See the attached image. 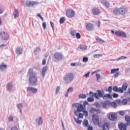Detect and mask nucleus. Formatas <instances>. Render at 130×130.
<instances>
[{
  "label": "nucleus",
  "mask_w": 130,
  "mask_h": 130,
  "mask_svg": "<svg viewBox=\"0 0 130 130\" xmlns=\"http://www.w3.org/2000/svg\"><path fill=\"white\" fill-rule=\"evenodd\" d=\"M97 92H95V99L99 100L102 98L103 100H107V99H112V95L110 94H104V91H102L100 90H98Z\"/></svg>",
  "instance_id": "f257e3e1"
},
{
  "label": "nucleus",
  "mask_w": 130,
  "mask_h": 130,
  "mask_svg": "<svg viewBox=\"0 0 130 130\" xmlns=\"http://www.w3.org/2000/svg\"><path fill=\"white\" fill-rule=\"evenodd\" d=\"M28 74L29 75V81L30 85H36L37 84V77L36 75L33 72V69L30 68L28 70Z\"/></svg>",
  "instance_id": "f03ea898"
},
{
  "label": "nucleus",
  "mask_w": 130,
  "mask_h": 130,
  "mask_svg": "<svg viewBox=\"0 0 130 130\" xmlns=\"http://www.w3.org/2000/svg\"><path fill=\"white\" fill-rule=\"evenodd\" d=\"M73 80H74V74L73 73H68L66 75V81L67 84H70V83H72L73 82Z\"/></svg>",
  "instance_id": "7ed1b4c3"
},
{
  "label": "nucleus",
  "mask_w": 130,
  "mask_h": 130,
  "mask_svg": "<svg viewBox=\"0 0 130 130\" xmlns=\"http://www.w3.org/2000/svg\"><path fill=\"white\" fill-rule=\"evenodd\" d=\"M118 13L120 14V15H122L123 16V15H125V9L124 8H120L118 9H115L114 11V14L115 15H117Z\"/></svg>",
  "instance_id": "20e7f679"
},
{
  "label": "nucleus",
  "mask_w": 130,
  "mask_h": 130,
  "mask_svg": "<svg viewBox=\"0 0 130 130\" xmlns=\"http://www.w3.org/2000/svg\"><path fill=\"white\" fill-rule=\"evenodd\" d=\"M92 119L95 125H99V116H98V115L96 114H93Z\"/></svg>",
  "instance_id": "39448f33"
},
{
  "label": "nucleus",
  "mask_w": 130,
  "mask_h": 130,
  "mask_svg": "<svg viewBox=\"0 0 130 130\" xmlns=\"http://www.w3.org/2000/svg\"><path fill=\"white\" fill-rule=\"evenodd\" d=\"M130 125V122H127L125 124L120 123L118 124V127L120 130H126V126Z\"/></svg>",
  "instance_id": "423d86ee"
},
{
  "label": "nucleus",
  "mask_w": 130,
  "mask_h": 130,
  "mask_svg": "<svg viewBox=\"0 0 130 130\" xmlns=\"http://www.w3.org/2000/svg\"><path fill=\"white\" fill-rule=\"evenodd\" d=\"M73 107H77V110H79V111L82 112L85 108H84V106H83V105L80 104V103H75L73 105Z\"/></svg>",
  "instance_id": "0eeeda50"
},
{
  "label": "nucleus",
  "mask_w": 130,
  "mask_h": 130,
  "mask_svg": "<svg viewBox=\"0 0 130 130\" xmlns=\"http://www.w3.org/2000/svg\"><path fill=\"white\" fill-rule=\"evenodd\" d=\"M115 35L116 36H119V37H123V38H126V34L125 32L121 30H117L115 32Z\"/></svg>",
  "instance_id": "6e6552de"
},
{
  "label": "nucleus",
  "mask_w": 130,
  "mask_h": 130,
  "mask_svg": "<svg viewBox=\"0 0 130 130\" xmlns=\"http://www.w3.org/2000/svg\"><path fill=\"white\" fill-rule=\"evenodd\" d=\"M0 37L3 40H8L9 39V35L5 31H2L0 33Z\"/></svg>",
  "instance_id": "1a4fd4ad"
},
{
  "label": "nucleus",
  "mask_w": 130,
  "mask_h": 130,
  "mask_svg": "<svg viewBox=\"0 0 130 130\" xmlns=\"http://www.w3.org/2000/svg\"><path fill=\"white\" fill-rule=\"evenodd\" d=\"M66 15L68 18H73L75 16V11L72 9H69L67 11Z\"/></svg>",
  "instance_id": "9d476101"
},
{
  "label": "nucleus",
  "mask_w": 130,
  "mask_h": 130,
  "mask_svg": "<svg viewBox=\"0 0 130 130\" xmlns=\"http://www.w3.org/2000/svg\"><path fill=\"white\" fill-rule=\"evenodd\" d=\"M87 31H93L94 30V25L90 22L87 23L86 25Z\"/></svg>",
  "instance_id": "9b49d317"
},
{
  "label": "nucleus",
  "mask_w": 130,
  "mask_h": 130,
  "mask_svg": "<svg viewBox=\"0 0 130 130\" xmlns=\"http://www.w3.org/2000/svg\"><path fill=\"white\" fill-rule=\"evenodd\" d=\"M113 91L114 92H118L119 93H121V94H122L124 91H123V89L121 87H118L117 86H115L113 87Z\"/></svg>",
  "instance_id": "f8f14e48"
},
{
  "label": "nucleus",
  "mask_w": 130,
  "mask_h": 130,
  "mask_svg": "<svg viewBox=\"0 0 130 130\" xmlns=\"http://www.w3.org/2000/svg\"><path fill=\"white\" fill-rule=\"evenodd\" d=\"M54 57L56 59L60 60V59H62L63 58V56L62 54L58 52H56L54 54Z\"/></svg>",
  "instance_id": "ddd939ff"
},
{
  "label": "nucleus",
  "mask_w": 130,
  "mask_h": 130,
  "mask_svg": "<svg viewBox=\"0 0 130 130\" xmlns=\"http://www.w3.org/2000/svg\"><path fill=\"white\" fill-rule=\"evenodd\" d=\"M101 104L103 108H107V106L111 105V103L109 101H105L104 102H102Z\"/></svg>",
  "instance_id": "4468645a"
},
{
  "label": "nucleus",
  "mask_w": 130,
  "mask_h": 130,
  "mask_svg": "<svg viewBox=\"0 0 130 130\" xmlns=\"http://www.w3.org/2000/svg\"><path fill=\"white\" fill-rule=\"evenodd\" d=\"M109 119L112 120V121H115L117 119V117L115 115L114 113H111L109 116Z\"/></svg>",
  "instance_id": "2eb2a0df"
},
{
  "label": "nucleus",
  "mask_w": 130,
  "mask_h": 130,
  "mask_svg": "<svg viewBox=\"0 0 130 130\" xmlns=\"http://www.w3.org/2000/svg\"><path fill=\"white\" fill-rule=\"evenodd\" d=\"M27 91L32 92V93H36L38 91V89L29 86L27 87Z\"/></svg>",
  "instance_id": "dca6fc26"
},
{
  "label": "nucleus",
  "mask_w": 130,
  "mask_h": 130,
  "mask_svg": "<svg viewBox=\"0 0 130 130\" xmlns=\"http://www.w3.org/2000/svg\"><path fill=\"white\" fill-rule=\"evenodd\" d=\"M92 12L94 15H99L100 13V10L98 8H94L92 9Z\"/></svg>",
  "instance_id": "f3484780"
},
{
  "label": "nucleus",
  "mask_w": 130,
  "mask_h": 130,
  "mask_svg": "<svg viewBox=\"0 0 130 130\" xmlns=\"http://www.w3.org/2000/svg\"><path fill=\"white\" fill-rule=\"evenodd\" d=\"M7 65L5 64V63H2L0 64V70L2 72H4V71H5V70H7Z\"/></svg>",
  "instance_id": "a211bd4d"
},
{
  "label": "nucleus",
  "mask_w": 130,
  "mask_h": 130,
  "mask_svg": "<svg viewBox=\"0 0 130 130\" xmlns=\"http://www.w3.org/2000/svg\"><path fill=\"white\" fill-rule=\"evenodd\" d=\"M128 87V84L127 82H124L123 83L121 88L122 89L123 91H125L126 90H127Z\"/></svg>",
  "instance_id": "6ab92c4d"
},
{
  "label": "nucleus",
  "mask_w": 130,
  "mask_h": 130,
  "mask_svg": "<svg viewBox=\"0 0 130 130\" xmlns=\"http://www.w3.org/2000/svg\"><path fill=\"white\" fill-rule=\"evenodd\" d=\"M110 125L107 122H105L103 126V130H109Z\"/></svg>",
  "instance_id": "aec40b11"
},
{
  "label": "nucleus",
  "mask_w": 130,
  "mask_h": 130,
  "mask_svg": "<svg viewBox=\"0 0 130 130\" xmlns=\"http://www.w3.org/2000/svg\"><path fill=\"white\" fill-rule=\"evenodd\" d=\"M47 71V68L46 67H43L42 71V76H43V78H44V76H45V73Z\"/></svg>",
  "instance_id": "412c9836"
},
{
  "label": "nucleus",
  "mask_w": 130,
  "mask_h": 130,
  "mask_svg": "<svg viewBox=\"0 0 130 130\" xmlns=\"http://www.w3.org/2000/svg\"><path fill=\"white\" fill-rule=\"evenodd\" d=\"M16 52L17 54H22L23 53V50L21 48H17L16 50Z\"/></svg>",
  "instance_id": "4be33fe9"
},
{
  "label": "nucleus",
  "mask_w": 130,
  "mask_h": 130,
  "mask_svg": "<svg viewBox=\"0 0 130 130\" xmlns=\"http://www.w3.org/2000/svg\"><path fill=\"white\" fill-rule=\"evenodd\" d=\"M36 122L37 123H38L39 125H40V124H42V123H43V121H42V118L40 117L39 119H37Z\"/></svg>",
  "instance_id": "5701e85b"
},
{
  "label": "nucleus",
  "mask_w": 130,
  "mask_h": 130,
  "mask_svg": "<svg viewBox=\"0 0 130 130\" xmlns=\"http://www.w3.org/2000/svg\"><path fill=\"white\" fill-rule=\"evenodd\" d=\"M13 88V83L9 82L7 84V89L10 90Z\"/></svg>",
  "instance_id": "b1692460"
},
{
  "label": "nucleus",
  "mask_w": 130,
  "mask_h": 130,
  "mask_svg": "<svg viewBox=\"0 0 130 130\" xmlns=\"http://www.w3.org/2000/svg\"><path fill=\"white\" fill-rule=\"evenodd\" d=\"M96 40L99 43H105V41L100 38H96Z\"/></svg>",
  "instance_id": "393cba45"
},
{
  "label": "nucleus",
  "mask_w": 130,
  "mask_h": 130,
  "mask_svg": "<svg viewBox=\"0 0 130 130\" xmlns=\"http://www.w3.org/2000/svg\"><path fill=\"white\" fill-rule=\"evenodd\" d=\"M76 34H77V31L75 30H73L71 32V36L74 37V38L76 37Z\"/></svg>",
  "instance_id": "a878e982"
},
{
  "label": "nucleus",
  "mask_w": 130,
  "mask_h": 130,
  "mask_svg": "<svg viewBox=\"0 0 130 130\" xmlns=\"http://www.w3.org/2000/svg\"><path fill=\"white\" fill-rule=\"evenodd\" d=\"M83 124L84 126H88L89 125V121H88V120L85 119L83 121Z\"/></svg>",
  "instance_id": "bb28decb"
},
{
  "label": "nucleus",
  "mask_w": 130,
  "mask_h": 130,
  "mask_svg": "<svg viewBox=\"0 0 130 130\" xmlns=\"http://www.w3.org/2000/svg\"><path fill=\"white\" fill-rule=\"evenodd\" d=\"M13 15L14 16V18H18V17H19V11H18V10H15Z\"/></svg>",
  "instance_id": "cd10ccee"
},
{
  "label": "nucleus",
  "mask_w": 130,
  "mask_h": 130,
  "mask_svg": "<svg viewBox=\"0 0 130 130\" xmlns=\"http://www.w3.org/2000/svg\"><path fill=\"white\" fill-rule=\"evenodd\" d=\"M87 46L86 45H81L80 46V49H82V50H86L87 49Z\"/></svg>",
  "instance_id": "c85d7f7f"
},
{
  "label": "nucleus",
  "mask_w": 130,
  "mask_h": 130,
  "mask_svg": "<svg viewBox=\"0 0 130 130\" xmlns=\"http://www.w3.org/2000/svg\"><path fill=\"white\" fill-rule=\"evenodd\" d=\"M118 71H119V68L111 69V74H114V73H116Z\"/></svg>",
  "instance_id": "c756f323"
},
{
  "label": "nucleus",
  "mask_w": 130,
  "mask_h": 130,
  "mask_svg": "<svg viewBox=\"0 0 130 130\" xmlns=\"http://www.w3.org/2000/svg\"><path fill=\"white\" fill-rule=\"evenodd\" d=\"M87 95L85 94H81L79 95V98H81L82 99H86Z\"/></svg>",
  "instance_id": "7c9ffc66"
},
{
  "label": "nucleus",
  "mask_w": 130,
  "mask_h": 130,
  "mask_svg": "<svg viewBox=\"0 0 130 130\" xmlns=\"http://www.w3.org/2000/svg\"><path fill=\"white\" fill-rule=\"evenodd\" d=\"M74 120L75 122H76V123H78V124H81V123H82V120H79V119L74 118Z\"/></svg>",
  "instance_id": "2f4dec72"
},
{
  "label": "nucleus",
  "mask_w": 130,
  "mask_h": 130,
  "mask_svg": "<svg viewBox=\"0 0 130 130\" xmlns=\"http://www.w3.org/2000/svg\"><path fill=\"white\" fill-rule=\"evenodd\" d=\"M127 104V99H123L122 101V105H126Z\"/></svg>",
  "instance_id": "473e14b6"
},
{
  "label": "nucleus",
  "mask_w": 130,
  "mask_h": 130,
  "mask_svg": "<svg viewBox=\"0 0 130 130\" xmlns=\"http://www.w3.org/2000/svg\"><path fill=\"white\" fill-rule=\"evenodd\" d=\"M127 58V57L124 56H121V57H119L118 59H117V60H121L122 59H126Z\"/></svg>",
  "instance_id": "72a5a7b5"
},
{
  "label": "nucleus",
  "mask_w": 130,
  "mask_h": 130,
  "mask_svg": "<svg viewBox=\"0 0 130 130\" xmlns=\"http://www.w3.org/2000/svg\"><path fill=\"white\" fill-rule=\"evenodd\" d=\"M87 101L88 102H94V98H93V96L89 97L87 99Z\"/></svg>",
  "instance_id": "f704fd0d"
},
{
  "label": "nucleus",
  "mask_w": 130,
  "mask_h": 130,
  "mask_svg": "<svg viewBox=\"0 0 130 130\" xmlns=\"http://www.w3.org/2000/svg\"><path fill=\"white\" fill-rule=\"evenodd\" d=\"M80 112H82L81 111H79V110H77L76 111H75L74 114L75 116H78V115L80 114Z\"/></svg>",
  "instance_id": "c9c22d12"
},
{
  "label": "nucleus",
  "mask_w": 130,
  "mask_h": 130,
  "mask_svg": "<svg viewBox=\"0 0 130 130\" xmlns=\"http://www.w3.org/2000/svg\"><path fill=\"white\" fill-rule=\"evenodd\" d=\"M95 111H96V108H91L89 110V113H94V112H95Z\"/></svg>",
  "instance_id": "e433bc0d"
},
{
  "label": "nucleus",
  "mask_w": 130,
  "mask_h": 130,
  "mask_svg": "<svg viewBox=\"0 0 130 130\" xmlns=\"http://www.w3.org/2000/svg\"><path fill=\"white\" fill-rule=\"evenodd\" d=\"M83 113V115H84V116H85V117H87V116H88V111L85 110V109L84 110L82 111Z\"/></svg>",
  "instance_id": "4c0bfd02"
},
{
  "label": "nucleus",
  "mask_w": 130,
  "mask_h": 130,
  "mask_svg": "<svg viewBox=\"0 0 130 130\" xmlns=\"http://www.w3.org/2000/svg\"><path fill=\"white\" fill-rule=\"evenodd\" d=\"M73 91H74V88L72 87H71L68 89L67 93H72Z\"/></svg>",
  "instance_id": "58836bf2"
},
{
  "label": "nucleus",
  "mask_w": 130,
  "mask_h": 130,
  "mask_svg": "<svg viewBox=\"0 0 130 130\" xmlns=\"http://www.w3.org/2000/svg\"><path fill=\"white\" fill-rule=\"evenodd\" d=\"M94 105L96 108H101V105L99 103H95L94 104Z\"/></svg>",
  "instance_id": "ea45409f"
},
{
  "label": "nucleus",
  "mask_w": 130,
  "mask_h": 130,
  "mask_svg": "<svg viewBox=\"0 0 130 130\" xmlns=\"http://www.w3.org/2000/svg\"><path fill=\"white\" fill-rule=\"evenodd\" d=\"M111 106H112V107H113V108H116L117 107V105L114 102L112 103Z\"/></svg>",
  "instance_id": "a19ab883"
},
{
  "label": "nucleus",
  "mask_w": 130,
  "mask_h": 130,
  "mask_svg": "<svg viewBox=\"0 0 130 130\" xmlns=\"http://www.w3.org/2000/svg\"><path fill=\"white\" fill-rule=\"evenodd\" d=\"M64 21H66L64 17L60 18L59 20L60 24H63V23H64Z\"/></svg>",
  "instance_id": "79ce46f5"
},
{
  "label": "nucleus",
  "mask_w": 130,
  "mask_h": 130,
  "mask_svg": "<svg viewBox=\"0 0 130 130\" xmlns=\"http://www.w3.org/2000/svg\"><path fill=\"white\" fill-rule=\"evenodd\" d=\"M104 5L106 7V8H109V7H110V4L108 2L104 3Z\"/></svg>",
  "instance_id": "37998d69"
},
{
  "label": "nucleus",
  "mask_w": 130,
  "mask_h": 130,
  "mask_svg": "<svg viewBox=\"0 0 130 130\" xmlns=\"http://www.w3.org/2000/svg\"><path fill=\"white\" fill-rule=\"evenodd\" d=\"M84 117V115L81 113H79V115L78 116V119H80V118H83Z\"/></svg>",
  "instance_id": "c03bdc74"
},
{
  "label": "nucleus",
  "mask_w": 130,
  "mask_h": 130,
  "mask_svg": "<svg viewBox=\"0 0 130 130\" xmlns=\"http://www.w3.org/2000/svg\"><path fill=\"white\" fill-rule=\"evenodd\" d=\"M96 81H99V80L101 79V75H100V74H96Z\"/></svg>",
  "instance_id": "a18cd8bd"
},
{
  "label": "nucleus",
  "mask_w": 130,
  "mask_h": 130,
  "mask_svg": "<svg viewBox=\"0 0 130 130\" xmlns=\"http://www.w3.org/2000/svg\"><path fill=\"white\" fill-rule=\"evenodd\" d=\"M108 91L110 94H111V92H112V86H109L108 87Z\"/></svg>",
  "instance_id": "49530a36"
},
{
  "label": "nucleus",
  "mask_w": 130,
  "mask_h": 130,
  "mask_svg": "<svg viewBox=\"0 0 130 130\" xmlns=\"http://www.w3.org/2000/svg\"><path fill=\"white\" fill-rule=\"evenodd\" d=\"M95 24L98 27H100V25H101V22H100V21L98 20L95 22Z\"/></svg>",
  "instance_id": "de8ad7c7"
},
{
  "label": "nucleus",
  "mask_w": 130,
  "mask_h": 130,
  "mask_svg": "<svg viewBox=\"0 0 130 130\" xmlns=\"http://www.w3.org/2000/svg\"><path fill=\"white\" fill-rule=\"evenodd\" d=\"M88 57H84L83 58V62H87L88 61Z\"/></svg>",
  "instance_id": "09e8293b"
},
{
  "label": "nucleus",
  "mask_w": 130,
  "mask_h": 130,
  "mask_svg": "<svg viewBox=\"0 0 130 130\" xmlns=\"http://www.w3.org/2000/svg\"><path fill=\"white\" fill-rule=\"evenodd\" d=\"M46 27H47L46 22H44L43 23V27L44 30H45V29H46Z\"/></svg>",
  "instance_id": "8fccbe9b"
},
{
  "label": "nucleus",
  "mask_w": 130,
  "mask_h": 130,
  "mask_svg": "<svg viewBox=\"0 0 130 130\" xmlns=\"http://www.w3.org/2000/svg\"><path fill=\"white\" fill-rule=\"evenodd\" d=\"M76 38L77 39H80V38H81V34H80V33H76Z\"/></svg>",
  "instance_id": "3c124183"
},
{
  "label": "nucleus",
  "mask_w": 130,
  "mask_h": 130,
  "mask_svg": "<svg viewBox=\"0 0 130 130\" xmlns=\"http://www.w3.org/2000/svg\"><path fill=\"white\" fill-rule=\"evenodd\" d=\"M17 107L19 109H21V108H23V105H22V104H18Z\"/></svg>",
  "instance_id": "603ef678"
},
{
  "label": "nucleus",
  "mask_w": 130,
  "mask_h": 130,
  "mask_svg": "<svg viewBox=\"0 0 130 130\" xmlns=\"http://www.w3.org/2000/svg\"><path fill=\"white\" fill-rule=\"evenodd\" d=\"M59 90H60V87L58 86L56 90V94H58L59 92Z\"/></svg>",
  "instance_id": "864d4df0"
},
{
  "label": "nucleus",
  "mask_w": 130,
  "mask_h": 130,
  "mask_svg": "<svg viewBox=\"0 0 130 130\" xmlns=\"http://www.w3.org/2000/svg\"><path fill=\"white\" fill-rule=\"evenodd\" d=\"M119 115H121V116H123L124 115V112L123 111H120L119 112Z\"/></svg>",
  "instance_id": "5fc2aeb1"
},
{
  "label": "nucleus",
  "mask_w": 130,
  "mask_h": 130,
  "mask_svg": "<svg viewBox=\"0 0 130 130\" xmlns=\"http://www.w3.org/2000/svg\"><path fill=\"white\" fill-rule=\"evenodd\" d=\"M118 96H119V95L117 93H114L113 94V98H118Z\"/></svg>",
  "instance_id": "6e6d98bb"
},
{
  "label": "nucleus",
  "mask_w": 130,
  "mask_h": 130,
  "mask_svg": "<svg viewBox=\"0 0 130 130\" xmlns=\"http://www.w3.org/2000/svg\"><path fill=\"white\" fill-rule=\"evenodd\" d=\"M89 95L92 96V97H95V93H94L92 91H90Z\"/></svg>",
  "instance_id": "4d7b16f0"
},
{
  "label": "nucleus",
  "mask_w": 130,
  "mask_h": 130,
  "mask_svg": "<svg viewBox=\"0 0 130 130\" xmlns=\"http://www.w3.org/2000/svg\"><path fill=\"white\" fill-rule=\"evenodd\" d=\"M84 77H85V78H89V77H90V72H88L87 73H86Z\"/></svg>",
  "instance_id": "13d9d810"
},
{
  "label": "nucleus",
  "mask_w": 130,
  "mask_h": 130,
  "mask_svg": "<svg viewBox=\"0 0 130 130\" xmlns=\"http://www.w3.org/2000/svg\"><path fill=\"white\" fill-rule=\"evenodd\" d=\"M95 112L98 113V114H100V113H101V110H100V109H95Z\"/></svg>",
  "instance_id": "bf43d9fd"
},
{
  "label": "nucleus",
  "mask_w": 130,
  "mask_h": 130,
  "mask_svg": "<svg viewBox=\"0 0 130 130\" xmlns=\"http://www.w3.org/2000/svg\"><path fill=\"white\" fill-rule=\"evenodd\" d=\"M50 24H51V26L53 29V30L54 31V26L53 24V22H52V21H50Z\"/></svg>",
  "instance_id": "052dcab7"
},
{
  "label": "nucleus",
  "mask_w": 130,
  "mask_h": 130,
  "mask_svg": "<svg viewBox=\"0 0 130 130\" xmlns=\"http://www.w3.org/2000/svg\"><path fill=\"white\" fill-rule=\"evenodd\" d=\"M76 67H81L82 66V63L78 62L76 63Z\"/></svg>",
  "instance_id": "680f3d73"
},
{
  "label": "nucleus",
  "mask_w": 130,
  "mask_h": 130,
  "mask_svg": "<svg viewBox=\"0 0 130 130\" xmlns=\"http://www.w3.org/2000/svg\"><path fill=\"white\" fill-rule=\"evenodd\" d=\"M119 75V73H116L114 74V78H118Z\"/></svg>",
  "instance_id": "e2e57ef3"
},
{
  "label": "nucleus",
  "mask_w": 130,
  "mask_h": 130,
  "mask_svg": "<svg viewBox=\"0 0 130 130\" xmlns=\"http://www.w3.org/2000/svg\"><path fill=\"white\" fill-rule=\"evenodd\" d=\"M116 102L118 103V104H122V101H120V100H117Z\"/></svg>",
  "instance_id": "0e129e2a"
},
{
  "label": "nucleus",
  "mask_w": 130,
  "mask_h": 130,
  "mask_svg": "<svg viewBox=\"0 0 130 130\" xmlns=\"http://www.w3.org/2000/svg\"><path fill=\"white\" fill-rule=\"evenodd\" d=\"M30 4L32 6H34V5H36V4H38V3H37V2H31Z\"/></svg>",
  "instance_id": "69168bd1"
},
{
  "label": "nucleus",
  "mask_w": 130,
  "mask_h": 130,
  "mask_svg": "<svg viewBox=\"0 0 130 130\" xmlns=\"http://www.w3.org/2000/svg\"><path fill=\"white\" fill-rule=\"evenodd\" d=\"M100 56V54H95L93 56V57L94 58H98V57H99Z\"/></svg>",
  "instance_id": "338daca9"
},
{
  "label": "nucleus",
  "mask_w": 130,
  "mask_h": 130,
  "mask_svg": "<svg viewBox=\"0 0 130 130\" xmlns=\"http://www.w3.org/2000/svg\"><path fill=\"white\" fill-rule=\"evenodd\" d=\"M9 121H13V120H14V118H13V117H10L9 118Z\"/></svg>",
  "instance_id": "774afa93"
}]
</instances>
